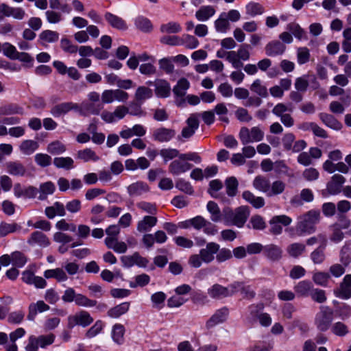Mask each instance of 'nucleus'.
<instances>
[{
    "label": "nucleus",
    "instance_id": "obj_1",
    "mask_svg": "<svg viewBox=\"0 0 351 351\" xmlns=\"http://www.w3.org/2000/svg\"><path fill=\"white\" fill-rule=\"evenodd\" d=\"M319 210H310L298 218L296 232L298 236L311 234L316 231V224L320 221Z\"/></svg>",
    "mask_w": 351,
    "mask_h": 351
},
{
    "label": "nucleus",
    "instance_id": "obj_2",
    "mask_svg": "<svg viewBox=\"0 0 351 351\" xmlns=\"http://www.w3.org/2000/svg\"><path fill=\"white\" fill-rule=\"evenodd\" d=\"M219 245L215 242L208 243L204 248L199 250V254L189 256L188 264L193 268H199L202 263L209 264L215 259V255L219 250Z\"/></svg>",
    "mask_w": 351,
    "mask_h": 351
},
{
    "label": "nucleus",
    "instance_id": "obj_3",
    "mask_svg": "<svg viewBox=\"0 0 351 351\" xmlns=\"http://www.w3.org/2000/svg\"><path fill=\"white\" fill-rule=\"evenodd\" d=\"M250 216V208L247 206H241L232 210L230 207L224 208V224L236 226L242 228Z\"/></svg>",
    "mask_w": 351,
    "mask_h": 351
},
{
    "label": "nucleus",
    "instance_id": "obj_4",
    "mask_svg": "<svg viewBox=\"0 0 351 351\" xmlns=\"http://www.w3.org/2000/svg\"><path fill=\"white\" fill-rule=\"evenodd\" d=\"M333 310L328 306H321L315 317V324L317 329L324 332L328 330L333 320Z\"/></svg>",
    "mask_w": 351,
    "mask_h": 351
},
{
    "label": "nucleus",
    "instance_id": "obj_5",
    "mask_svg": "<svg viewBox=\"0 0 351 351\" xmlns=\"http://www.w3.org/2000/svg\"><path fill=\"white\" fill-rule=\"evenodd\" d=\"M264 132L260 126H254L251 129L242 127L239 133V138L244 145L251 143L260 142L264 138Z\"/></svg>",
    "mask_w": 351,
    "mask_h": 351
},
{
    "label": "nucleus",
    "instance_id": "obj_6",
    "mask_svg": "<svg viewBox=\"0 0 351 351\" xmlns=\"http://www.w3.org/2000/svg\"><path fill=\"white\" fill-rule=\"evenodd\" d=\"M238 286V284L231 283L228 287H223L221 285L215 283L208 289L207 293L212 299L220 300L234 295L236 288Z\"/></svg>",
    "mask_w": 351,
    "mask_h": 351
},
{
    "label": "nucleus",
    "instance_id": "obj_7",
    "mask_svg": "<svg viewBox=\"0 0 351 351\" xmlns=\"http://www.w3.org/2000/svg\"><path fill=\"white\" fill-rule=\"evenodd\" d=\"M54 340L55 335L53 334L40 335L38 337L31 335L28 339L25 350L26 351H38L39 347L45 348L47 346L52 344Z\"/></svg>",
    "mask_w": 351,
    "mask_h": 351
},
{
    "label": "nucleus",
    "instance_id": "obj_8",
    "mask_svg": "<svg viewBox=\"0 0 351 351\" xmlns=\"http://www.w3.org/2000/svg\"><path fill=\"white\" fill-rule=\"evenodd\" d=\"M67 326L69 328H73L77 325L85 328L93 323V318L88 312L80 311L74 315H69L67 318Z\"/></svg>",
    "mask_w": 351,
    "mask_h": 351
},
{
    "label": "nucleus",
    "instance_id": "obj_9",
    "mask_svg": "<svg viewBox=\"0 0 351 351\" xmlns=\"http://www.w3.org/2000/svg\"><path fill=\"white\" fill-rule=\"evenodd\" d=\"M291 222V218L287 215H282L274 216L269 221V232L274 235L280 234L282 232V227L281 224L285 226H287Z\"/></svg>",
    "mask_w": 351,
    "mask_h": 351
},
{
    "label": "nucleus",
    "instance_id": "obj_10",
    "mask_svg": "<svg viewBox=\"0 0 351 351\" xmlns=\"http://www.w3.org/2000/svg\"><path fill=\"white\" fill-rule=\"evenodd\" d=\"M336 297L348 300L351 298V274L346 275L338 287L334 289Z\"/></svg>",
    "mask_w": 351,
    "mask_h": 351
},
{
    "label": "nucleus",
    "instance_id": "obj_11",
    "mask_svg": "<svg viewBox=\"0 0 351 351\" xmlns=\"http://www.w3.org/2000/svg\"><path fill=\"white\" fill-rule=\"evenodd\" d=\"M229 315V309L223 306L217 310L214 314L208 319L206 323L207 329L212 328L215 326L221 324L227 319Z\"/></svg>",
    "mask_w": 351,
    "mask_h": 351
},
{
    "label": "nucleus",
    "instance_id": "obj_12",
    "mask_svg": "<svg viewBox=\"0 0 351 351\" xmlns=\"http://www.w3.org/2000/svg\"><path fill=\"white\" fill-rule=\"evenodd\" d=\"M263 256L271 262L279 261L282 258V249L274 243L264 245Z\"/></svg>",
    "mask_w": 351,
    "mask_h": 351
},
{
    "label": "nucleus",
    "instance_id": "obj_13",
    "mask_svg": "<svg viewBox=\"0 0 351 351\" xmlns=\"http://www.w3.org/2000/svg\"><path fill=\"white\" fill-rule=\"evenodd\" d=\"M176 134V132L173 129L161 127L154 130L152 137L156 141L164 143L170 141Z\"/></svg>",
    "mask_w": 351,
    "mask_h": 351
},
{
    "label": "nucleus",
    "instance_id": "obj_14",
    "mask_svg": "<svg viewBox=\"0 0 351 351\" xmlns=\"http://www.w3.org/2000/svg\"><path fill=\"white\" fill-rule=\"evenodd\" d=\"M104 108L102 104H96L88 101H84L81 106H79V112L82 115H99L101 113V110Z\"/></svg>",
    "mask_w": 351,
    "mask_h": 351
},
{
    "label": "nucleus",
    "instance_id": "obj_15",
    "mask_svg": "<svg viewBox=\"0 0 351 351\" xmlns=\"http://www.w3.org/2000/svg\"><path fill=\"white\" fill-rule=\"evenodd\" d=\"M79 105L73 102H63L56 105L51 110V114L55 117H59L62 114H65L71 110L77 111Z\"/></svg>",
    "mask_w": 351,
    "mask_h": 351
},
{
    "label": "nucleus",
    "instance_id": "obj_16",
    "mask_svg": "<svg viewBox=\"0 0 351 351\" xmlns=\"http://www.w3.org/2000/svg\"><path fill=\"white\" fill-rule=\"evenodd\" d=\"M313 199L314 195L313 191L309 189H303L301 191L300 195H295L291 199L290 203L292 206L298 207L302 206L304 202H311Z\"/></svg>",
    "mask_w": 351,
    "mask_h": 351
},
{
    "label": "nucleus",
    "instance_id": "obj_17",
    "mask_svg": "<svg viewBox=\"0 0 351 351\" xmlns=\"http://www.w3.org/2000/svg\"><path fill=\"white\" fill-rule=\"evenodd\" d=\"M187 126L184 128L181 132L183 138H189L191 137L196 130L199 128L198 117L196 114H192L186 121Z\"/></svg>",
    "mask_w": 351,
    "mask_h": 351
},
{
    "label": "nucleus",
    "instance_id": "obj_18",
    "mask_svg": "<svg viewBox=\"0 0 351 351\" xmlns=\"http://www.w3.org/2000/svg\"><path fill=\"white\" fill-rule=\"evenodd\" d=\"M206 208L210 215V220L213 222L223 221L224 223V208L221 211L217 204L213 201H209L207 203Z\"/></svg>",
    "mask_w": 351,
    "mask_h": 351
},
{
    "label": "nucleus",
    "instance_id": "obj_19",
    "mask_svg": "<svg viewBox=\"0 0 351 351\" xmlns=\"http://www.w3.org/2000/svg\"><path fill=\"white\" fill-rule=\"evenodd\" d=\"M158 222L157 217L151 215L145 216L141 220L137 223L136 230L139 232H150Z\"/></svg>",
    "mask_w": 351,
    "mask_h": 351
},
{
    "label": "nucleus",
    "instance_id": "obj_20",
    "mask_svg": "<svg viewBox=\"0 0 351 351\" xmlns=\"http://www.w3.org/2000/svg\"><path fill=\"white\" fill-rule=\"evenodd\" d=\"M27 242L30 245H37L42 247H46L50 244L48 237L40 231L32 232Z\"/></svg>",
    "mask_w": 351,
    "mask_h": 351
},
{
    "label": "nucleus",
    "instance_id": "obj_21",
    "mask_svg": "<svg viewBox=\"0 0 351 351\" xmlns=\"http://www.w3.org/2000/svg\"><path fill=\"white\" fill-rule=\"evenodd\" d=\"M50 307L43 300H38L36 303H31L28 307L27 319L34 321L38 313H43L49 310Z\"/></svg>",
    "mask_w": 351,
    "mask_h": 351
},
{
    "label": "nucleus",
    "instance_id": "obj_22",
    "mask_svg": "<svg viewBox=\"0 0 351 351\" xmlns=\"http://www.w3.org/2000/svg\"><path fill=\"white\" fill-rule=\"evenodd\" d=\"M346 178L340 174H335L331 180L327 184V190L330 194L335 195L341 191L342 184L345 182Z\"/></svg>",
    "mask_w": 351,
    "mask_h": 351
},
{
    "label": "nucleus",
    "instance_id": "obj_23",
    "mask_svg": "<svg viewBox=\"0 0 351 351\" xmlns=\"http://www.w3.org/2000/svg\"><path fill=\"white\" fill-rule=\"evenodd\" d=\"M265 49L268 56L274 57L282 55L286 49V46L279 40H274L267 44Z\"/></svg>",
    "mask_w": 351,
    "mask_h": 351
},
{
    "label": "nucleus",
    "instance_id": "obj_24",
    "mask_svg": "<svg viewBox=\"0 0 351 351\" xmlns=\"http://www.w3.org/2000/svg\"><path fill=\"white\" fill-rule=\"evenodd\" d=\"M155 93L158 97L166 98L170 95V84L162 79H158L154 82Z\"/></svg>",
    "mask_w": 351,
    "mask_h": 351
},
{
    "label": "nucleus",
    "instance_id": "obj_25",
    "mask_svg": "<svg viewBox=\"0 0 351 351\" xmlns=\"http://www.w3.org/2000/svg\"><path fill=\"white\" fill-rule=\"evenodd\" d=\"M7 172L14 176H24L27 172L25 167L19 161H9L5 163Z\"/></svg>",
    "mask_w": 351,
    "mask_h": 351
},
{
    "label": "nucleus",
    "instance_id": "obj_26",
    "mask_svg": "<svg viewBox=\"0 0 351 351\" xmlns=\"http://www.w3.org/2000/svg\"><path fill=\"white\" fill-rule=\"evenodd\" d=\"M38 190V199L40 201H43L47 199L48 195L53 194L56 191V186L51 181H47L41 183L39 185Z\"/></svg>",
    "mask_w": 351,
    "mask_h": 351
},
{
    "label": "nucleus",
    "instance_id": "obj_27",
    "mask_svg": "<svg viewBox=\"0 0 351 351\" xmlns=\"http://www.w3.org/2000/svg\"><path fill=\"white\" fill-rule=\"evenodd\" d=\"M45 213L49 219H53L56 215L63 217L66 215L65 207L62 203L56 202L52 206L46 207Z\"/></svg>",
    "mask_w": 351,
    "mask_h": 351
},
{
    "label": "nucleus",
    "instance_id": "obj_28",
    "mask_svg": "<svg viewBox=\"0 0 351 351\" xmlns=\"http://www.w3.org/2000/svg\"><path fill=\"white\" fill-rule=\"evenodd\" d=\"M192 167V165L189 162H184L180 160H175L171 162L169 166V171L173 175H180L184 173Z\"/></svg>",
    "mask_w": 351,
    "mask_h": 351
},
{
    "label": "nucleus",
    "instance_id": "obj_29",
    "mask_svg": "<svg viewBox=\"0 0 351 351\" xmlns=\"http://www.w3.org/2000/svg\"><path fill=\"white\" fill-rule=\"evenodd\" d=\"M125 328L121 324H115L112 327L111 337L117 345H122L125 341Z\"/></svg>",
    "mask_w": 351,
    "mask_h": 351
},
{
    "label": "nucleus",
    "instance_id": "obj_30",
    "mask_svg": "<svg viewBox=\"0 0 351 351\" xmlns=\"http://www.w3.org/2000/svg\"><path fill=\"white\" fill-rule=\"evenodd\" d=\"M313 285L308 280H302L294 286V291L300 297H308L313 290Z\"/></svg>",
    "mask_w": 351,
    "mask_h": 351
},
{
    "label": "nucleus",
    "instance_id": "obj_31",
    "mask_svg": "<svg viewBox=\"0 0 351 351\" xmlns=\"http://www.w3.org/2000/svg\"><path fill=\"white\" fill-rule=\"evenodd\" d=\"M127 190L130 197H136L147 193L149 191V187L143 182H136L130 184Z\"/></svg>",
    "mask_w": 351,
    "mask_h": 351
},
{
    "label": "nucleus",
    "instance_id": "obj_32",
    "mask_svg": "<svg viewBox=\"0 0 351 351\" xmlns=\"http://www.w3.org/2000/svg\"><path fill=\"white\" fill-rule=\"evenodd\" d=\"M215 9L212 5H203L196 11L195 18L199 21H206L215 14Z\"/></svg>",
    "mask_w": 351,
    "mask_h": 351
},
{
    "label": "nucleus",
    "instance_id": "obj_33",
    "mask_svg": "<svg viewBox=\"0 0 351 351\" xmlns=\"http://www.w3.org/2000/svg\"><path fill=\"white\" fill-rule=\"evenodd\" d=\"M305 251L306 245L299 242L291 243L286 248V252L288 255L295 258L302 256Z\"/></svg>",
    "mask_w": 351,
    "mask_h": 351
},
{
    "label": "nucleus",
    "instance_id": "obj_34",
    "mask_svg": "<svg viewBox=\"0 0 351 351\" xmlns=\"http://www.w3.org/2000/svg\"><path fill=\"white\" fill-rule=\"evenodd\" d=\"M105 19L114 28L118 29H126L127 25L125 22L119 16L114 15L110 12H106L104 15Z\"/></svg>",
    "mask_w": 351,
    "mask_h": 351
},
{
    "label": "nucleus",
    "instance_id": "obj_35",
    "mask_svg": "<svg viewBox=\"0 0 351 351\" xmlns=\"http://www.w3.org/2000/svg\"><path fill=\"white\" fill-rule=\"evenodd\" d=\"M252 185L256 190L266 193L267 195L270 182L269 179L263 176H257L253 180Z\"/></svg>",
    "mask_w": 351,
    "mask_h": 351
},
{
    "label": "nucleus",
    "instance_id": "obj_36",
    "mask_svg": "<svg viewBox=\"0 0 351 351\" xmlns=\"http://www.w3.org/2000/svg\"><path fill=\"white\" fill-rule=\"evenodd\" d=\"M130 306V302H125L109 309L107 314L112 318H119L129 311Z\"/></svg>",
    "mask_w": 351,
    "mask_h": 351
},
{
    "label": "nucleus",
    "instance_id": "obj_37",
    "mask_svg": "<svg viewBox=\"0 0 351 351\" xmlns=\"http://www.w3.org/2000/svg\"><path fill=\"white\" fill-rule=\"evenodd\" d=\"M153 95L152 90L144 86L138 87L136 89L134 98L139 104H143L146 99L151 98Z\"/></svg>",
    "mask_w": 351,
    "mask_h": 351
},
{
    "label": "nucleus",
    "instance_id": "obj_38",
    "mask_svg": "<svg viewBox=\"0 0 351 351\" xmlns=\"http://www.w3.org/2000/svg\"><path fill=\"white\" fill-rule=\"evenodd\" d=\"M319 117L322 121L328 128L339 130L342 127L341 123L331 114L322 112L319 114Z\"/></svg>",
    "mask_w": 351,
    "mask_h": 351
},
{
    "label": "nucleus",
    "instance_id": "obj_39",
    "mask_svg": "<svg viewBox=\"0 0 351 351\" xmlns=\"http://www.w3.org/2000/svg\"><path fill=\"white\" fill-rule=\"evenodd\" d=\"M250 90L261 97L265 98L268 96L267 87L260 79L255 80L250 86Z\"/></svg>",
    "mask_w": 351,
    "mask_h": 351
},
{
    "label": "nucleus",
    "instance_id": "obj_40",
    "mask_svg": "<svg viewBox=\"0 0 351 351\" xmlns=\"http://www.w3.org/2000/svg\"><path fill=\"white\" fill-rule=\"evenodd\" d=\"M38 142L33 140H25L19 145L21 152L25 155H31L38 148Z\"/></svg>",
    "mask_w": 351,
    "mask_h": 351
},
{
    "label": "nucleus",
    "instance_id": "obj_41",
    "mask_svg": "<svg viewBox=\"0 0 351 351\" xmlns=\"http://www.w3.org/2000/svg\"><path fill=\"white\" fill-rule=\"evenodd\" d=\"M44 276L46 278H53L56 279L58 282H64L68 279L66 274L61 268L47 269L45 271Z\"/></svg>",
    "mask_w": 351,
    "mask_h": 351
},
{
    "label": "nucleus",
    "instance_id": "obj_42",
    "mask_svg": "<svg viewBox=\"0 0 351 351\" xmlns=\"http://www.w3.org/2000/svg\"><path fill=\"white\" fill-rule=\"evenodd\" d=\"M189 87V82L183 77L178 81L177 84L173 88V92L177 97H182L186 95V90Z\"/></svg>",
    "mask_w": 351,
    "mask_h": 351
},
{
    "label": "nucleus",
    "instance_id": "obj_43",
    "mask_svg": "<svg viewBox=\"0 0 351 351\" xmlns=\"http://www.w3.org/2000/svg\"><path fill=\"white\" fill-rule=\"evenodd\" d=\"M77 158L85 162L90 160L95 162L99 159L96 153L90 148H86L84 149L78 151L77 153Z\"/></svg>",
    "mask_w": 351,
    "mask_h": 351
},
{
    "label": "nucleus",
    "instance_id": "obj_44",
    "mask_svg": "<svg viewBox=\"0 0 351 351\" xmlns=\"http://www.w3.org/2000/svg\"><path fill=\"white\" fill-rule=\"evenodd\" d=\"M226 193L229 197H234L238 192L239 182L237 179L231 176L225 180Z\"/></svg>",
    "mask_w": 351,
    "mask_h": 351
},
{
    "label": "nucleus",
    "instance_id": "obj_45",
    "mask_svg": "<svg viewBox=\"0 0 351 351\" xmlns=\"http://www.w3.org/2000/svg\"><path fill=\"white\" fill-rule=\"evenodd\" d=\"M215 27L218 32L226 33L230 29V23L225 12L221 13L215 21Z\"/></svg>",
    "mask_w": 351,
    "mask_h": 351
},
{
    "label": "nucleus",
    "instance_id": "obj_46",
    "mask_svg": "<svg viewBox=\"0 0 351 351\" xmlns=\"http://www.w3.org/2000/svg\"><path fill=\"white\" fill-rule=\"evenodd\" d=\"M73 163L71 157H56L53 159V165L59 169H71L74 167Z\"/></svg>",
    "mask_w": 351,
    "mask_h": 351
},
{
    "label": "nucleus",
    "instance_id": "obj_47",
    "mask_svg": "<svg viewBox=\"0 0 351 351\" xmlns=\"http://www.w3.org/2000/svg\"><path fill=\"white\" fill-rule=\"evenodd\" d=\"M325 247L326 245H319L311 253L310 257L314 264H322L325 261Z\"/></svg>",
    "mask_w": 351,
    "mask_h": 351
},
{
    "label": "nucleus",
    "instance_id": "obj_48",
    "mask_svg": "<svg viewBox=\"0 0 351 351\" xmlns=\"http://www.w3.org/2000/svg\"><path fill=\"white\" fill-rule=\"evenodd\" d=\"M21 226L16 223H8L2 221L0 223V236L5 237L10 233H13L21 230Z\"/></svg>",
    "mask_w": 351,
    "mask_h": 351
},
{
    "label": "nucleus",
    "instance_id": "obj_49",
    "mask_svg": "<svg viewBox=\"0 0 351 351\" xmlns=\"http://www.w3.org/2000/svg\"><path fill=\"white\" fill-rule=\"evenodd\" d=\"M285 183L281 180L274 181L271 185L270 184V187L269 188V191L267 193L268 197H271L274 195H278L283 193L285 189Z\"/></svg>",
    "mask_w": 351,
    "mask_h": 351
},
{
    "label": "nucleus",
    "instance_id": "obj_50",
    "mask_svg": "<svg viewBox=\"0 0 351 351\" xmlns=\"http://www.w3.org/2000/svg\"><path fill=\"white\" fill-rule=\"evenodd\" d=\"M26 256L19 251H15L12 253V264L15 267H23L27 263Z\"/></svg>",
    "mask_w": 351,
    "mask_h": 351
},
{
    "label": "nucleus",
    "instance_id": "obj_51",
    "mask_svg": "<svg viewBox=\"0 0 351 351\" xmlns=\"http://www.w3.org/2000/svg\"><path fill=\"white\" fill-rule=\"evenodd\" d=\"M249 319L251 322H254L257 320L261 313H263L264 308V304L263 303L253 304L249 306Z\"/></svg>",
    "mask_w": 351,
    "mask_h": 351
},
{
    "label": "nucleus",
    "instance_id": "obj_52",
    "mask_svg": "<svg viewBox=\"0 0 351 351\" xmlns=\"http://www.w3.org/2000/svg\"><path fill=\"white\" fill-rule=\"evenodd\" d=\"M182 44L186 49H193L198 47L199 43L197 38L190 34H183L181 37Z\"/></svg>",
    "mask_w": 351,
    "mask_h": 351
},
{
    "label": "nucleus",
    "instance_id": "obj_53",
    "mask_svg": "<svg viewBox=\"0 0 351 351\" xmlns=\"http://www.w3.org/2000/svg\"><path fill=\"white\" fill-rule=\"evenodd\" d=\"M232 284H238L239 286L236 288L235 293L239 291L241 292L242 294L244 295V297L247 299H252L255 296L254 291L251 288L249 285H245L241 282H234Z\"/></svg>",
    "mask_w": 351,
    "mask_h": 351
},
{
    "label": "nucleus",
    "instance_id": "obj_54",
    "mask_svg": "<svg viewBox=\"0 0 351 351\" xmlns=\"http://www.w3.org/2000/svg\"><path fill=\"white\" fill-rule=\"evenodd\" d=\"M47 151L53 155H59L66 151V146L58 141L51 142L47 145Z\"/></svg>",
    "mask_w": 351,
    "mask_h": 351
},
{
    "label": "nucleus",
    "instance_id": "obj_55",
    "mask_svg": "<svg viewBox=\"0 0 351 351\" xmlns=\"http://www.w3.org/2000/svg\"><path fill=\"white\" fill-rule=\"evenodd\" d=\"M39 38L45 43H56L59 39V34L51 30H44L40 35Z\"/></svg>",
    "mask_w": 351,
    "mask_h": 351
},
{
    "label": "nucleus",
    "instance_id": "obj_56",
    "mask_svg": "<svg viewBox=\"0 0 351 351\" xmlns=\"http://www.w3.org/2000/svg\"><path fill=\"white\" fill-rule=\"evenodd\" d=\"M245 9L246 14L251 16L260 15L264 12V8L260 3L256 2L249 3L246 5Z\"/></svg>",
    "mask_w": 351,
    "mask_h": 351
},
{
    "label": "nucleus",
    "instance_id": "obj_57",
    "mask_svg": "<svg viewBox=\"0 0 351 351\" xmlns=\"http://www.w3.org/2000/svg\"><path fill=\"white\" fill-rule=\"evenodd\" d=\"M160 32L166 34H176L182 30L181 25L177 22H169L160 26Z\"/></svg>",
    "mask_w": 351,
    "mask_h": 351
},
{
    "label": "nucleus",
    "instance_id": "obj_58",
    "mask_svg": "<svg viewBox=\"0 0 351 351\" xmlns=\"http://www.w3.org/2000/svg\"><path fill=\"white\" fill-rule=\"evenodd\" d=\"M159 154L165 162L177 157L180 158L181 154L178 149L173 148H163Z\"/></svg>",
    "mask_w": 351,
    "mask_h": 351
},
{
    "label": "nucleus",
    "instance_id": "obj_59",
    "mask_svg": "<svg viewBox=\"0 0 351 351\" xmlns=\"http://www.w3.org/2000/svg\"><path fill=\"white\" fill-rule=\"evenodd\" d=\"M104 328V323L101 320H97L95 323L86 331L85 336L88 339L93 338L99 334Z\"/></svg>",
    "mask_w": 351,
    "mask_h": 351
},
{
    "label": "nucleus",
    "instance_id": "obj_60",
    "mask_svg": "<svg viewBox=\"0 0 351 351\" xmlns=\"http://www.w3.org/2000/svg\"><path fill=\"white\" fill-rule=\"evenodd\" d=\"M213 112H214V114L215 113L217 115L219 116V119L220 121L226 122V123L229 122V119L226 117V115L228 112V110L226 106L225 105V104L220 103V104H217L214 108Z\"/></svg>",
    "mask_w": 351,
    "mask_h": 351
},
{
    "label": "nucleus",
    "instance_id": "obj_61",
    "mask_svg": "<svg viewBox=\"0 0 351 351\" xmlns=\"http://www.w3.org/2000/svg\"><path fill=\"white\" fill-rule=\"evenodd\" d=\"M75 303L77 306H79L92 307L96 305L97 301L90 300L81 293H77Z\"/></svg>",
    "mask_w": 351,
    "mask_h": 351
},
{
    "label": "nucleus",
    "instance_id": "obj_62",
    "mask_svg": "<svg viewBox=\"0 0 351 351\" xmlns=\"http://www.w3.org/2000/svg\"><path fill=\"white\" fill-rule=\"evenodd\" d=\"M330 278V276L328 273L319 271L314 274L313 280L318 285L322 287H326L327 284Z\"/></svg>",
    "mask_w": 351,
    "mask_h": 351
},
{
    "label": "nucleus",
    "instance_id": "obj_63",
    "mask_svg": "<svg viewBox=\"0 0 351 351\" xmlns=\"http://www.w3.org/2000/svg\"><path fill=\"white\" fill-rule=\"evenodd\" d=\"M2 51L4 56L11 60H16L19 53L16 47L9 43H5L2 45Z\"/></svg>",
    "mask_w": 351,
    "mask_h": 351
},
{
    "label": "nucleus",
    "instance_id": "obj_64",
    "mask_svg": "<svg viewBox=\"0 0 351 351\" xmlns=\"http://www.w3.org/2000/svg\"><path fill=\"white\" fill-rule=\"evenodd\" d=\"M136 27L145 32H149L152 29L150 21L144 17H138L135 21Z\"/></svg>",
    "mask_w": 351,
    "mask_h": 351
}]
</instances>
